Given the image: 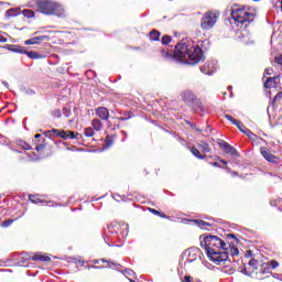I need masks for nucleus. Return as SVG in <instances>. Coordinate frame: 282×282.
<instances>
[{"mask_svg": "<svg viewBox=\"0 0 282 282\" xmlns=\"http://www.w3.org/2000/svg\"><path fill=\"white\" fill-rule=\"evenodd\" d=\"M174 61L186 65H197L204 61V51L199 46H191L186 43H177L173 52Z\"/></svg>", "mask_w": 282, "mask_h": 282, "instance_id": "nucleus-1", "label": "nucleus"}, {"mask_svg": "<svg viewBox=\"0 0 282 282\" xmlns=\"http://www.w3.org/2000/svg\"><path fill=\"white\" fill-rule=\"evenodd\" d=\"M28 8L47 17H61L63 14V7L52 0H30Z\"/></svg>", "mask_w": 282, "mask_h": 282, "instance_id": "nucleus-2", "label": "nucleus"}, {"mask_svg": "<svg viewBox=\"0 0 282 282\" xmlns=\"http://www.w3.org/2000/svg\"><path fill=\"white\" fill-rule=\"evenodd\" d=\"M231 19L237 28H248L250 23L254 22V14L248 12L246 8L234 6L231 9Z\"/></svg>", "mask_w": 282, "mask_h": 282, "instance_id": "nucleus-3", "label": "nucleus"}, {"mask_svg": "<svg viewBox=\"0 0 282 282\" xmlns=\"http://www.w3.org/2000/svg\"><path fill=\"white\" fill-rule=\"evenodd\" d=\"M200 247L205 250L207 257L219 250H228L227 245L217 236H207L200 241Z\"/></svg>", "mask_w": 282, "mask_h": 282, "instance_id": "nucleus-4", "label": "nucleus"}, {"mask_svg": "<svg viewBox=\"0 0 282 282\" xmlns=\"http://www.w3.org/2000/svg\"><path fill=\"white\" fill-rule=\"evenodd\" d=\"M181 98L183 102H185V105L191 107L194 111H204V102L202 101V99H198L193 91H183L181 94Z\"/></svg>", "mask_w": 282, "mask_h": 282, "instance_id": "nucleus-5", "label": "nucleus"}, {"mask_svg": "<svg viewBox=\"0 0 282 282\" xmlns=\"http://www.w3.org/2000/svg\"><path fill=\"white\" fill-rule=\"evenodd\" d=\"M218 19H219V12L207 11L200 20L202 30H205V31L213 30Z\"/></svg>", "mask_w": 282, "mask_h": 282, "instance_id": "nucleus-6", "label": "nucleus"}, {"mask_svg": "<svg viewBox=\"0 0 282 282\" xmlns=\"http://www.w3.org/2000/svg\"><path fill=\"white\" fill-rule=\"evenodd\" d=\"M212 261H214V263H216L217 265H221V263L228 261V252L227 251H214V253H209V256H207Z\"/></svg>", "mask_w": 282, "mask_h": 282, "instance_id": "nucleus-7", "label": "nucleus"}, {"mask_svg": "<svg viewBox=\"0 0 282 282\" xmlns=\"http://www.w3.org/2000/svg\"><path fill=\"white\" fill-rule=\"evenodd\" d=\"M260 153L262 158H264V160L271 164H279V162H281V158L272 154V152H270V150L265 147H260Z\"/></svg>", "mask_w": 282, "mask_h": 282, "instance_id": "nucleus-8", "label": "nucleus"}, {"mask_svg": "<svg viewBox=\"0 0 282 282\" xmlns=\"http://www.w3.org/2000/svg\"><path fill=\"white\" fill-rule=\"evenodd\" d=\"M22 256H23V259H25L26 261H30V259H32V261H42L44 263L52 261V258H50V256L43 254L41 252L35 253L33 256H29L28 253H22Z\"/></svg>", "mask_w": 282, "mask_h": 282, "instance_id": "nucleus-9", "label": "nucleus"}, {"mask_svg": "<svg viewBox=\"0 0 282 282\" xmlns=\"http://www.w3.org/2000/svg\"><path fill=\"white\" fill-rule=\"evenodd\" d=\"M218 145L220 147V149H223V151L225 153H227L228 155H239V153L237 152V149L232 145H230V143L224 141V140H220L218 142Z\"/></svg>", "mask_w": 282, "mask_h": 282, "instance_id": "nucleus-10", "label": "nucleus"}, {"mask_svg": "<svg viewBox=\"0 0 282 282\" xmlns=\"http://www.w3.org/2000/svg\"><path fill=\"white\" fill-rule=\"evenodd\" d=\"M35 151H37V153H42V155H44V158H50V155H52V153H53L52 145H50L47 143H41V144L36 145Z\"/></svg>", "mask_w": 282, "mask_h": 282, "instance_id": "nucleus-11", "label": "nucleus"}, {"mask_svg": "<svg viewBox=\"0 0 282 282\" xmlns=\"http://www.w3.org/2000/svg\"><path fill=\"white\" fill-rule=\"evenodd\" d=\"M253 274L254 279H258V281H263V279H265L263 274H270V264L262 263L261 269L259 271H256Z\"/></svg>", "mask_w": 282, "mask_h": 282, "instance_id": "nucleus-12", "label": "nucleus"}, {"mask_svg": "<svg viewBox=\"0 0 282 282\" xmlns=\"http://www.w3.org/2000/svg\"><path fill=\"white\" fill-rule=\"evenodd\" d=\"M224 118H226V120L231 122V124H235V127H237V129H239V131H241V133H243V131H246V129H248V128H246V126L241 121L235 119L230 115H225Z\"/></svg>", "mask_w": 282, "mask_h": 282, "instance_id": "nucleus-13", "label": "nucleus"}, {"mask_svg": "<svg viewBox=\"0 0 282 282\" xmlns=\"http://www.w3.org/2000/svg\"><path fill=\"white\" fill-rule=\"evenodd\" d=\"M43 41H50V35H41L26 40L25 45H39Z\"/></svg>", "mask_w": 282, "mask_h": 282, "instance_id": "nucleus-14", "label": "nucleus"}, {"mask_svg": "<svg viewBox=\"0 0 282 282\" xmlns=\"http://www.w3.org/2000/svg\"><path fill=\"white\" fill-rule=\"evenodd\" d=\"M159 56L162 58V61H175L173 51H169L166 48H160Z\"/></svg>", "mask_w": 282, "mask_h": 282, "instance_id": "nucleus-15", "label": "nucleus"}, {"mask_svg": "<svg viewBox=\"0 0 282 282\" xmlns=\"http://www.w3.org/2000/svg\"><path fill=\"white\" fill-rule=\"evenodd\" d=\"M95 113L97 117L100 118V120L107 121L109 120V109L105 108V107H98L95 110Z\"/></svg>", "mask_w": 282, "mask_h": 282, "instance_id": "nucleus-16", "label": "nucleus"}, {"mask_svg": "<svg viewBox=\"0 0 282 282\" xmlns=\"http://www.w3.org/2000/svg\"><path fill=\"white\" fill-rule=\"evenodd\" d=\"M51 133L56 135V138H62L63 140H69V131L53 129Z\"/></svg>", "mask_w": 282, "mask_h": 282, "instance_id": "nucleus-17", "label": "nucleus"}, {"mask_svg": "<svg viewBox=\"0 0 282 282\" xmlns=\"http://www.w3.org/2000/svg\"><path fill=\"white\" fill-rule=\"evenodd\" d=\"M276 80H279V77H268L264 87L265 89H273L276 87Z\"/></svg>", "mask_w": 282, "mask_h": 282, "instance_id": "nucleus-18", "label": "nucleus"}, {"mask_svg": "<svg viewBox=\"0 0 282 282\" xmlns=\"http://www.w3.org/2000/svg\"><path fill=\"white\" fill-rule=\"evenodd\" d=\"M272 107H282V91H279L271 101Z\"/></svg>", "mask_w": 282, "mask_h": 282, "instance_id": "nucleus-19", "label": "nucleus"}, {"mask_svg": "<svg viewBox=\"0 0 282 282\" xmlns=\"http://www.w3.org/2000/svg\"><path fill=\"white\" fill-rule=\"evenodd\" d=\"M29 202L31 204H45V200L39 196V194H30Z\"/></svg>", "mask_w": 282, "mask_h": 282, "instance_id": "nucleus-20", "label": "nucleus"}, {"mask_svg": "<svg viewBox=\"0 0 282 282\" xmlns=\"http://www.w3.org/2000/svg\"><path fill=\"white\" fill-rule=\"evenodd\" d=\"M197 147L199 151H202V153H210V144H208V142L200 141L199 143H197Z\"/></svg>", "mask_w": 282, "mask_h": 282, "instance_id": "nucleus-21", "label": "nucleus"}, {"mask_svg": "<svg viewBox=\"0 0 282 282\" xmlns=\"http://www.w3.org/2000/svg\"><path fill=\"white\" fill-rule=\"evenodd\" d=\"M19 14H21V9L19 8H11L6 12V17H8V19L12 17H19Z\"/></svg>", "mask_w": 282, "mask_h": 282, "instance_id": "nucleus-22", "label": "nucleus"}, {"mask_svg": "<svg viewBox=\"0 0 282 282\" xmlns=\"http://www.w3.org/2000/svg\"><path fill=\"white\" fill-rule=\"evenodd\" d=\"M271 6L275 9V12H281L282 14V0H271Z\"/></svg>", "mask_w": 282, "mask_h": 282, "instance_id": "nucleus-23", "label": "nucleus"}, {"mask_svg": "<svg viewBox=\"0 0 282 282\" xmlns=\"http://www.w3.org/2000/svg\"><path fill=\"white\" fill-rule=\"evenodd\" d=\"M91 127L95 131H100L102 129V121L100 119H93Z\"/></svg>", "mask_w": 282, "mask_h": 282, "instance_id": "nucleus-24", "label": "nucleus"}, {"mask_svg": "<svg viewBox=\"0 0 282 282\" xmlns=\"http://www.w3.org/2000/svg\"><path fill=\"white\" fill-rule=\"evenodd\" d=\"M191 153L194 154L195 158L198 160H206V155H203L202 152H199V149L192 147Z\"/></svg>", "mask_w": 282, "mask_h": 282, "instance_id": "nucleus-25", "label": "nucleus"}, {"mask_svg": "<svg viewBox=\"0 0 282 282\" xmlns=\"http://www.w3.org/2000/svg\"><path fill=\"white\" fill-rule=\"evenodd\" d=\"M149 213H152V215H156L158 217H161V219H169V216H166V214L158 210V209H154V208H148Z\"/></svg>", "mask_w": 282, "mask_h": 282, "instance_id": "nucleus-26", "label": "nucleus"}, {"mask_svg": "<svg viewBox=\"0 0 282 282\" xmlns=\"http://www.w3.org/2000/svg\"><path fill=\"white\" fill-rule=\"evenodd\" d=\"M25 54L29 58H32V61H39V58H43V55H41L34 51H29V52L26 51Z\"/></svg>", "mask_w": 282, "mask_h": 282, "instance_id": "nucleus-27", "label": "nucleus"}, {"mask_svg": "<svg viewBox=\"0 0 282 282\" xmlns=\"http://www.w3.org/2000/svg\"><path fill=\"white\" fill-rule=\"evenodd\" d=\"M245 135H248V138L250 140H252L253 142H257V140H261L260 137H258L257 134H254L250 129H246V131H243Z\"/></svg>", "mask_w": 282, "mask_h": 282, "instance_id": "nucleus-28", "label": "nucleus"}, {"mask_svg": "<svg viewBox=\"0 0 282 282\" xmlns=\"http://www.w3.org/2000/svg\"><path fill=\"white\" fill-rule=\"evenodd\" d=\"M150 41H160V36H162V33L158 30H152L149 34Z\"/></svg>", "mask_w": 282, "mask_h": 282, "instance_id": "nucleus-29", "label": "nucleus"}, {"mask_svg": "<svg viewBox=\"0 0 282 282\" xmlns=\"http://www.w3.org/2000/svg\"><path fill=\"white\" fill-rule=\"evenodd\" d=\"M259 265V260L252 258L250 261H249V268L251 271H253V274L257 272L258 270V267Z\"/></svg>", "mask_w": 282, "mask_h": 282, "instance_id": "nucleus-30", "label": "nucleus"}, {"mask_svg": "<svg viewBox=\"0 0 282 282\" xmlns=\"http://www.w3.org/2000/svg\"><path fill=\"white\" fill-rule=\"evenodd\" d=\"M23 17H25L26 19H34V17H36V13L34 11H32L31 9H24L22 11Z\"/></svg>", "mask_w": 282, "mask_h": 282, "instance_id": "nucleus-31", "label": "nucleus"}, {"mask_svg": "<svg viewBox=\"0 0 282 282\" xmlns=\"http://www.w3.org/2000/svg\"><path fill=\"white\" fill-rule=\"evenodd\" d=\"M133 112L132 111H126L123 112L122 117H119L118 120H120L121 122H124V120H131V118H133Z\"/></svg>", "mask_w": 282, "mask_h": 282, "instance_id": "nucleus-32", "label": "nucleus"}, {"mask_svg": "<svg viewBox=\"0 0 282 282\" xmlns=\"http://www.w3.org/2000/svg\"><path fill=\"white\" fill-rule=\"evenodd\" d=\"M11 51L15 52L17 54H26L25 47L19 45H13Z\"/></svg>", "mask_w": 282, "mask_h": 282, "instance_id": "nucleus-33", "label": "nucleus"}, {"mask_svg": "<svg viewBox=\"0 0 282 282\" xmlns=\"http://www.w3.org/2000/svg\"><path fill=\"white\" fill-rule=\"evenodd\" d=\"M84 134L86 135V138H94L95 135L94 128L91 127L85 128Z\"/></svg>", "mask_w": 282, "mask_h": 282, "instance_id": "nucleus-34", "label": "nucleus"}, {"mask_svg": "<svg viewBox=\"0 0 282 282\" xmlns=\"http://www.w3.org/2000/svg\"><path fill=\"white\" fill-rule=\"evenodd\" d=\"M173 41V37L171 35H163L161 39L162 45H169Z\"/></svg>", "mask_w": 282, "mask_h": 282, "instance_id": "nucleus-35", "label": "nucleus"}, {"mask_svg": "<svg viewBox=\"0 0 282 282\" xmlns=\"http://www.w3.org/2000/svg\"><path fill=\"white\" fill-rule=\"evenodd\" d=\"M112 145H113V137H107L106 140H105L106 149H109Z\"/></svg>", "mask_w": 282, "mask_h": 282, "instance_id": "nucleus-36", "label": "nucleus"}, {"mask_svg": "<svg viewBox=\"0 0 282 282\" xmlns=\"http://www.w3.org/2000/svg\"><path fill=\"white\" fill-rule=\"evenodd\" d=\"M20 147H22L24 151H32V145L25 141H20Z\"/></svg>", "mask_w": 282, "mask_h": 282, "instance_id": "nucleus-37", "label": "nucleus"}, {"mask_svg": "<svg viewBox=\"0 0 282 282\" xmlns=\"http://www.w3.org/2000/svg\"><path fill=\"white\" fill-rule=\"evenodd\" d=\"M195 224H197V226H199L200 228H206V226H210L209 223H206V221H204L202 219H196Z\"/></svg>", "mask_w": 282, "mask_h": 282, "instance_id": "nucleus-38", "label": "nucleus"}, {"mask_svg": "<svg viewBox=\"0 0 282 282\" xmlns=\"http://www.w3.org/2000/svg\"><path fill=\"white\" fill-rule=\"evenodd\" d=\"M13 223V219H7L3 223H1V228H8L9 226H12Z\"/></svg>", "mask_w": 282, "mask_h": 282, "instance_id": "nucleus-39", "label": "nucleus"}, {"mask_svg": "<svg viewBox=\"0 0 282 282\" xmlns=\"http://www.w3.org/2000/svg\"><path fill=\"white\" fill-rule=\"evenodd\" d=\"M268 264L272 270H276V268H279V261L276 260H271Z\"/></svg>", "mask_w": 282, "mask_h": 282, "instance_id": "nucleus-40", "label": "nucleus"}, {"mask_svg": "<svg viewBox=\"0 0 282 282\" xmlns=\"http://www.w3.org/2000/svg\"><path fill=\"white\" fill-rule=\"evenodd\" d=\"M78 135H80V134H76V133H74V131H68V139L69 140H78Z\"/></svg>", "mask_w": 282, "mask_h": 282, "instance_id": "nucleus-41", "label": "nucleus"}, {"mask_svg": "<svg viewBox=\"0 0 282 282\" xmlns=\"http://www.w3.org/2000/svg\"><path fill=\"white\" fill-rule=\"evenodd\" d=\"M231 257H237L239 254V249L237 247L230 248Z\"/></svg>", "mask_w": 282, "mask_h": 282, "instance_id": "nucleus-42", "label": "nucleus"}, {"mask_svg": "<svg viewBox=\"0 0 282 282\" xmlns=\"http://www.w3.org/2000/svg\"><path fill=\"white\" fill-rule=\"evenodd\" d=\"M242 274H246L247 276H254L253 271H249V272H248V269H243V270H242Z\"/></svg>", "mask_w": 282, "mask_h": 282, "instance_id": "nucleus-43", "label": "nucleus"}, {"mask_svg": "<svg viewBox=\"0 0 282 282\" xmlns=\"http://www.w3.org/2000/svg\"><path fill=\"white\" fill-rule=\"evenodd\" d=\"M182 282H193V276L185 275L184 279L181 280Z\"/></svg>", "mask_w": 282, "mask_h": 282, "instance_id": "nucleus-44", "label": "nucleus"}, {"mask_svg": "<svg viewBox=\"0 0 282 282\" xmlns=\"http://www.w3.org/2000/svg\"><path fill=\"white\" fill-rule=\"evenodd\" d=\"M275 63H278V65H282V55L275 57Z\"/></svg>", "mask_w": 282, "mask_h": 282, "instance_id": "nucleus-45", "label": "nucleus"}, {"mask_svg": "<svg viewBox=\"0 0 282 282\" xmlns=\"http://www.w3.org/2000/svg\"><path fill=\"white\" fill-rule=\"evenodd\" d=\"M0 43H8V37L0 35Z\"/></svg>", "mask_w": 282, "mask_h": 282, "instance_id": "nucleus-46", "label": "nucleus"}, {"mask_svg": "<svg viewBox=\"0 0 282 282\" xmlns=\"http://www.w3.org/2000/svg\"><path fill=\"white\" fill-rule=\"evenodd\" d=\"M228 239H235L237 241V236L235 234L227 235Z\"/></svg>", "mask_w": 282, "mask_h": 282, "instance_id": "nucleus-47", "label": "nucleus"}, {"mask_svg": "<svg viewBox=\"0 0 282 282\" xmlns=\"http://www.w3.org/2000/svg\"><path fill=\"white\" fill-rule=\"evenodd\" d=\"M219 162H220V164H224L225 166L228 164V162L224 159H220Z\"/></svg>", "mask_w": 282, "mask_h": 282, "instance_id": "nucleus-48", "label": "nucleus"}, {"mask_svg": "<svg viewBox=\"0 0 282 282\" xmlns=\"http://www.w3.org/2000/svg\"><path fill=\"white\" fill-rule=\"evenodd\" d=\"M210 165L215 166V167H219V163H217V162H210Z\"/></svg>", "mask_w": 282, "mask_h": 282, "instance_id": "nucleus-49", "label": "nucleus"}, {"mask_svg": "<svg viewBox=\"0 0 282 282\" xmlns=\"http://www.w3.org/2000/svg\"><path fill=\"white\" fill-rule=\"evenodd\" d=\"M265 74L268 75V76H270V72H272V68H265Z\"/></svg>", "mask_w": 282, "mask_h": 282, "instance_id": "nucleus-50", "label": "nucleus"}, {"mask_svg": "<svg viewBox=\"0 0 282 282\" xmlns=\"http://www.w3.org/2000/svg\"><path fill=\"white\" fill-rule=\"evenodd\" d=\"M126 272H127V274H133V270H131V269L126 270Z\"/></svg>", "mask_w": 282, "mask_h": 282, "instance_id": "nucleus-51", "label": "nucleus"}, {"mask_svg": "<svg viewBox=\"0 0 282 282\" xmlns=\"http://www.w3.org/2000/svg\"><path fill=\"white\" fill-rule=\"evenodd\" d=\"M34 138L35 140H39V138H41V134H35Z\"/></svg>", "mask_w": 282, "mask_h": 282, "instance_id": "nucleus-52", "label": "nucleus"}, {"mask_svg": "<svg viewBox=\"0 0 282 282\" xmlns=\"http://www.w3.org/2000/svg\"><path fill=\"white\" fill-rule=\"evenodd\" d=\"M121 133H123V135L127 138V132H124V131H121Z\"/></svg>", "mask_w": 282, "mask_h": 282, "instance_id": "nucleus-53", "label": "nucleus"}, {"mask_svg": "<svg viewBox=\"0 0 282 282\" xmlns=\"http://www.w3.org/2000/svg\"><path fill=\"white\" fill-rule=\"evenodd\" d=\"M130 282H137L135 280L129 279Z\"/></svg>", "mask_w": 282, "mask_h": 282, "instance_id": "nucleus-54", "label": "nucleus"}, {"mask_svg": "<svg viewBox=\"0 0 282 282\" xmlns=\"http://www.w3.org/2000/svg\"><path fill=\"white\" fill-rule=\"evenodd\" d=\"M200 72H204V67H200Z\"/></svg>", "mask_w": 282, "mask_h": 282, "instance_id": "nucleus-55", "label": "nucleus"}, {"mask_svg": "<svg viewBox=\"0 0 282 282\" xmlns=\"http://www.w3.org/2000/svg\"><path fill=\"white\" fill-rule=\"evenodd\" d=\"M253 1H259V0H253Z\"/></svg>", "mask_w": 282, "mask_h": 282, "instance_id": "nucleus-56", "label": "nucleus"}]
</instances>
